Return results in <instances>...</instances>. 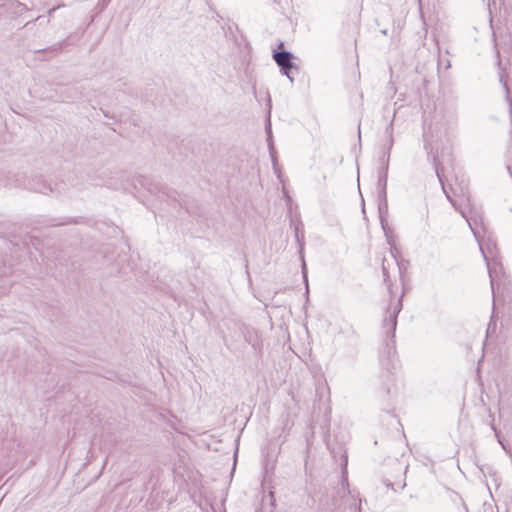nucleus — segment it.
<instances>
[{"label": "nucleus", "mask_w": 512, "mask_h": 512, "mask_svg": "<svg viewBox=\"0 0 512 512\" xmlns=\"http://www.w3.org/2000/svg\"><path fill=\"white\" fill-rule=\"evenodd\" d=\"M382 274L385 283L387 284L388 291L390 294V302L389 305L385 311V316L383 319V328L385 329L386 335L388 339L386 340V350L387 355L390 356L392 353L395 352V345H394V336H395V330L397 325V317L402 309V297L395 298L393 291H392V283L390 280L391 274L398 273L399 276L402 278L403 273V265L398 261L395 254L391 251L390 255L388 257L384 256L382 259Z\"/></svg>", "instance_id": "f257e3e1"}, {"label": "nucleus", "mask_w": 512, "mask_h": 512, "mask_svg": "<svg viewBox=\"0 0 512 512\" xmlns=\"http://www.w3.org/2000/svg\"><path fill=\"white\" fill-rule=\"evenodd\" d=\"M443 190L446 194L447 199L453 205V207L461 213V215L466 219L470 229L472 230L475 238L479 241V227L483 226V217L482 214L478 211L471 210L469 215L461 209L457 202L448 194L446 189L443 187Z\"/></svg>", "instance_id": "f03ea898"}, {"label": "nucleus", "mask_w": 512, "mask_h": 512, "mask_svg": "<svg viewBox=\"0 0 512 512\" xmlns=\"http://www.w3.org/2000/svg\"><path fill=\"white\" fill-rule=\"evenodd\" d=\"M273 59L277 63V65L281 68L283 71V74H285L290 81L292 82L293 79L290 77L288 71L294 67V64L292 63V54L288 51H281V52H275L273 54Z\"/></svg>", "instance_id": "7ed1b4c3"}, {"label": "nucleus", "mask_w": 512, "mask_h": 512, "mask_svg": "<svg viewBox=\"0 0 512 512\" xmlns=\"http://www.w3.org/2000/svg\"><path fill=\"white\" fill-rule=\"evenodd\" d=\"M341 465H342V476H341V487L340 493L343 496L350 494L349 489V478H348V454L345 452L341 457Z\"/></svg>", "instance_id": "20e7f679"}, {"label": "nucleus", "mask_w": 512, "mask_h": 512, "mask_svg": "<svg viewBox=\"0 0 512 512\" xmlns=\"http://www.w3.org/2000/svg\"><path fill=\"white\" fill-rule=\"evenodd\" d=\"M267 134H268V146H269L270 155H271V158H272L273 169H274V172L277 175V177L279 179H281V172H280V169L278 168L276 156L274 155V146H273V142H272V135H271V128H270V126L267 128Z\"/></svg>", "instance_id": "39448f33"}, {"label": "nucleus", "mask_w": 512, "mask_h": 512, "mask_svg": "<svg viewBox=\"0 0 512 512\" xmlns=\"http://www.w3.org/2000/svg\"><path fill=\"white\" fill-rule=\"evenodd\" d=\"M300 225H301L300 222L295 224V238L299 244V253H300L301 259L303 260L304 234H303V232H300V228H299Z\"/></svg>", "instance_id": "423d86ee"}, {"label": "nucleus", "mask_w": 512, "mask_h": 512, "mask_svg": "<svg viewBox=\"0 0 512 512\" xmlns=\"http://www.w3.org/2000/svg\"><path fill=\"white\" fill-rule=\"evenodd\" d=\"M384 483H385L387 488H390L393 491H397V489L394 487V484L391 481L385 480Z\"/></svg>", "instance_id": "0eeeda50"}, {"label": "nucleus", "mask_w": 512, "mask_h": 512, "mask_svg": "<svg viewBox=\"0 0 512 512\" xmlns=\"http://www.w3.org/2000/svg\"><path fill=\"white\" fill-rule=\"evenodd\" d=\"M302 272H303L304 280H305V282L307 283L306 265H305V262H304V261H303V266H302Z\"/></svg>", "instance_id": "6e6552de"}, {"label": "nucleus", "mask_w": 512, "mask_h": 512, "mask_svg": "<svg viewBox=\"0 0 512 512\" xmlns=\"http://www.w3.org/2000/svg\"><path fill=\"white\" fill-rule=\"evenodd\" d=\"M136 181L140 184V185H143V182H144V179L142 177H138L136 179Z\"/></svg>", "instance_id": "1a4fd4ad"}, {"label": "nucleus", "mask_w": 512, "mask_h": 512, "mask_svg": "<svg viewBox=\"0 0 512 512\" xmlns=\"http://www.w3.org/2000/svg\"><path fill=\"white\" fill-rule=\"evenodd\" d=\"M284 197H286V199H287L288 201H290V196L287 194V192H286L285 190H284Z\"/></svg>", "instance_id": "9d476101"}, {"label": "nucleus", "mask_w": 512, "mask_h": 512, "mask_svg": "<svg viewBox=\"0 0 512 512\" xmlns=\"http://www.w3.org/2000/svg\"><path fill=\"white\" fill-rule=\"evenodd\" d=\"M405 486H406V483H405V482H403V483L400 485V487H399V488H400V489H404V488H405Z\"/></svg>", "instance_id": "9b49d317"}, {"label": "nucleus", "mask_w": 512, "mask_h": 512, "mask_svg": "<svg viewBox=\"0 0 512 512\" xmlns=\"http://www.w3.org/2000/svg\"><path fill=\"white\" fill-rule=\"evenodd\" d=\"M120 177H121V178H123V179H124V178L126 179V178H127V175H126V174H124V173H122V174L120 175Z\"/></svg>", "instance_id": "f8f14e48"}, {"label": "nucleus", "mask_w": 512, "mask_h": 512, "mask_svg": "<svg viewBox=\"0 0 512 512\" xmlns=\"http://www.w3.org/2000/svg\"><path fill=\"white\" fill-rule=\"evenodd\" d=\"M480 251H481L482 253H484V252H483V248H482L481 246H480ZM483 255H485V254H483ZM484 258L486 259V256H484Z\"/></svg>", "instance_id": "ddd939ff"}, {"label": "nucleus", "mask_w": 512, "mask_h": 512, "mask_svg": "<svg viewBox=\"0 0 512 512\" xmlns=\"http://www.w3.org/2000/svg\"><path fill=\"white\" fill-rule=\"evenodd\" d=\"M436 172H437V176L440 178L439 170H438V169H436Z\"/></svg>", "instance_id": "4468645a"}]
</instances>
